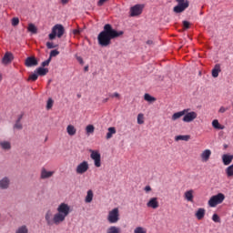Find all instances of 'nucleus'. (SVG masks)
<instances>
[{
	"label": "nucleus",
	"instance_id": "54",
	"mask_svg": "<svg viewBox=\"0 0 233 233\" xmlns=\"http://www.w3.org/2000/svg\"><path fill=\"white\" fill-rule=\"evenodd\" d=\"M85 72H88V66L84 67Z\"/></svg>",
	"mask_w": 233,
	"mask_h": 233
},
{
	"label": "nucleus",
	"instance_id": "57",
	"mask_svg": "<svg viewBox=\"0 0 233 233\" xmlns=\"http://www.w3.org/2000/svg\"><path fill=\"white\" fill-rule=\"evenodd\" d=\"M0 218H1V215H0Z\"/></svg>",
	"mask_w": 233,
	"mask_h": 233
},
{
	"label": "nucleus",
	"instance_id": "33",
	"mask_svg": "<svg viewBox=\"0 0 233 233\" xmlns=\"http://www.w3.org/2000/svg\"><path fill=\"white\" fill-rule=\"evenodd\" d=\"M28 32L31 34H37V27L34 24H29L27 27Z\"/></svg>",
	"mask_w": 233,
	"mask_h": 233
},
{
	"label": "nucleus",
	"instance_id": "46",
	"mask_svg": "<svg viewBox=\"0 0 233 233\" xmlns=\"http://www.w3.org/2000/svg\"><path fill=\"white\" fill-rule=\"evenodd\" d=\"M227 110H228V107L221 106V107L219 108L218 112H219L220 114H225V112H227Z\"/></svg>",
	"mask_w": 233,
	"mask_h": 233
},
{
	"label": "nucleus",
	"instance_id": "42",
	"mask_svg": "<svg viewBox=\"0 0 233 233\" xmlns=\"http://www.w3.org/2000/svg\"><path fill=\"white\" fill-rule=\"evenodd\" d=\"M17 25H19V18L14 17V18L12 19V25H13V26H17Z\"/></svg>",
	"mask_w": 233,
	"mask_h": 233
},
{
	"label": "nucleus",
	"instance_id": "29",
	"mask_svg": "<svg viewBox=\"0 0 233 233\" xmlns=\"http://www.w3.org/2000/svg\"><path fill=\"white\" fill-rule=\"evenodd\" d=\"M106 233H121V228H119L118 227H116V226H110L106 229Z\"/></svg>",
	"mask_w": 233,
	"mask_h": 233
},
{
	"label": "nucleus",
	"instance_id": "37",
	"mask_svg": "<svg viewBox=\"0 0 233 233\" xmlns=\"http://www.w3.org/2000/svg\"><path fill=\"white\" fill-rule=\"evenodd\" d=\"M212 221H214V223H221V218H219V215L216 213L213 214Z\"/></svg>",
	"mask_w": 233,
	"mask_h": 233
},
{
	"label": "nucleus",
	"instance_id": "52",
	"mask_svg": "<svg viewBox=\"0 0 233 233\" xmlns=\"http://www.w3.org/2000/svg\"><path fill=\"white\" fill-rule=\"evenodd\" d=\"M69 0H61L62 5H68Z\"/></svg>",
	"mask_w": 233,
	"mask_h": 233
},
{
	"label": "nucleus",
	"instance_id": "41",
	"mask_svg": "<svg viewBox=\"0 0 233 233\" xmlns=\"http://www.w3.org/2000/svg\"><path fill=\"white\" fill-rule=\"evenodd\" d=\"M37 77H39V75L37 74H32L28 77V81H37Z\"/></svg>",
	"mask_w": 233,
	"mask_h": 233
},
{
	"label": "nucleus",
	"instance_id": "32",
	"mask_svg": "<svg viewBox=\"0 0 233 233\" xmlns=\"http://www.w3.org/2000/svg\"><path fill=\"white\" fill-rule=\"evenodd\" d=\"M137 121L138 125H143L145 123V115H143V113H139L137 115Z\"/></svg>",
	"mask_w": 233,
	"mask_h": 233
},
{
	"label": "nucleus",
	"instance_id": "24",
	"mask_svg": "<svg viewBox=\"0 0 233 233\" xmlns=\"http://www.w3.org/2000/svg\"><path fill=\"white\" fill-rule=\"evenodd\" d=\"M116 127H108L107 128V133H106V139H112L114 134H116Z\"/></svg>",
	"mask_w": 233,
	"mask_h": 233
},
{
	"label": "nucleus",
	"instance_id": "7",
	"mask_svg": "<svg viewBox=\"0 0 233 233\" xmlns=\"http://www.w3.org/2000/svg\"><path fill=\"white\" fill-rule=\"evenodd\" d=\"M88 168H90V166L88 165V161L84 160L76 167V174L83 175V174H86V172H88Z\"/></svg>",
	"mask_w": 233,
	"mask_h": 233
},
{
	"label": "nucleus",
	"instance_id": "9",
	"mask_svg": "<svg viewBox=\"0 0 233 233\" xmlns=\"http://www.w3.org/2000/svg\"><path fill=\"white\" fill-rule=\"evenodd\" d=\"M143 8L145 5H136L130 8V15L131 17H136V15H141L143 14Z\"/></svg>",
	"mask_w": 233,
	"mask_h": 233
},
{
	"label": "nucleus",
	"instance_id": "14",
	"mask_svg": "<svg viewBox=\"0 0 233 233\" xmlns=\"http://www.w3.org/2000/svg\"><path fill=\"white\" fill-rule=\"evenodd\" d=\"M37 59H35V56H28L25 62V66H27L28 68L32 66H37Z\"/></svg>",
	"mask_w": 233,
	"mask_h": 233
},
{
	"label": "nucleus",
	"instance_id": "53",
	"mask_svg": "<svg viewBox=\"0 0 233 233\" xmlns=\"http://www.w3.org/2000/svg\"><path fill=\"white\" fill-rule=\"evenodd\" d=\"M147 45H154V41H152V40H147Z\"/></svg>",
	"mask_w": 233,
	"mask_h": 233
},
{
	"label": "nucleus",
	"instance_id": "50",
	"mask_svg": "<svg viewBox=\"0 0 233 233\" xmlns=\"http://www.w3.org/2000/svg\"><path fill=\"white\" fill-rule=\"evenodd\" d=\"M76 59H77L78 63H80V65H83V63H84L83 57L78 56Z\"/></svg>",
	"mask_w": 233,
	"mask_h": 233
},
{
	"label": "nucleus",
	"instance_id": "44",
	"mask_svg": "<svg viewBox=\"0 0 233 233\" xmlns=\"http://www.w3.org/2000/svg\"><path fill=\"white\" fill-rule=\"evenodd\" d=\"M46 45L47 48H49V49L56 48V46H57L54 45V43H52V42H46Z\"/></svg>",
	"mask_w": 233,
	"mask_h": 233
},
{
	"label": "nucleus",
	"instance_id": "17",
	"mask_svg": "<svg viewBox=\"0 0 233 233\" xmlns=\"http://www.w3.org/2000/svg\"><path fill=\"white\" fill-rule=\"evenodd\" d=\"M0 147L2 148V150L8 152V150H12V143L8 140H1Z\"/></svg>",
	"mask_w": 233,
	"mask_h": 233
},
{
	"label": "nucleus",
	"instance_id": "40",
	"mask_svg": "<svg viewBox=\"0 0 233 233\" xmlns=\"http://www.w3.org/2000/svg\"><path fill=\"white\" fill-rule=\"evenodd\" d=\"M134 233H147L145 228L137 227L135 228Z\"/></svg>",
	"mask_w": 233,
	"mask_h": 233
},
{
	"label": "nucleus",
	"instance_id": "19",
	"mask_svg": "<svg viewBox=\"0 0 233 233\" xmlns=\"http://www.w3.org/2000/svg\"><path fill=\"white\" fill-rule=\"evenodd\" d=\"M233 160V155L224 154L222 156V163L225 165V167H228L230 163H232Z\"/></svg>",
	"mask_w": 233,
	"mask_h": 233
},
{
	"label": "nucleus",
	"instance_id": "34",
	"mask_svg": "<svg viewBox=\"0 0 233 233\" xmlns=\"http://www.w3.org/2000/svg\"><path fill=\"white\" fill-rule=\"evenodd\" d=\"M228 177H233V164L226 168Z\"/></svg>",
	"mask_w": 233,
	"mask_h": 233
},
{
	"label": "nucleus",
	"instance_id": "22",
	"mask_svg": "<svg viewBox=\"0 0 233 233\" xmlns=\"http://www.w3.org/2000/svg\"><path fill=\"white\" fill-rule=\"evenodd\" d=\"M21 119H23V115L18 116V118L14 125L15 130H23V124L21 123Z\"/></svg>",
	"mask_w": 233,
	"mask_h": 233
},
{
	"label": "nucleus",
	"instance_id": "21",
	"mask_svg": "<svg viewBox=\"0 0 233 233\" xmlns=\"http://www.w3.org/2000/svg\"><path fill=\"white\" fill-rule=\"evenodd\" d=\"M184 198L185 199H187V201L192 203L194 201V190L190 189L188 191H186L184 194Z\"/></svg>",
	"mask_w": 233,
	"mask_h": 233
},
{
	"label": "nucleus",
	"instance_id": "43",
	"mask_svg": "<svg viewBox=\"0 0 233 233\" xmlns=\"http://www.w3.org/2000/svg\"><path fill=\"white\" fill-rule=\"evenodd\" d=\"M183 26L186 28V30H188V28H190V22L183 21Z\"/></svg>",
	"mask_w": 233,
	"mask_h": 233
},
{
	"label": "nucleus",
	"instance_id": "11",
	"mask_svg": "<svg viewBox=\"0 0 233 233\" xmlns=\"http://www.w3.org/2000/svg\"><path fill=\"white\" fill-rule=\"evenodd\" d=\"M147 208H153V210H156V208H159V201L157 200V198H151L147 203Z\"/></svg>",
	"mask_w": 233,
	"mask_h": 233
},
{
	"label": "nucleus",
	"instance_id": "8",
	"mask_svg": "<svg viewBox=\"0 0 233 233\" xmlns=\"http://www.w3.org/2000/svg\"><path fill=\"white\" fill-rule=\"evenodd\" d=\"M90 157L93 159L94 165L96 168L101 167V154L99 152L92 150Z\"/></svg>",
	"mask_w": 233,
	"mask_h": 233
},
{
	"label": "nucleus",
	"instance_id": "49",
	"mask_svg": "<svg viewBox=\"0 0 233 233\" xmlns=\"http://www.w3.org/2000/svg\"><path fill=\"white\" fill-rule=\"evenodd\" d=\"M73 34H74L75 35H79V34H81V31H79V29H75V30L73 31Z\"/></svg>",
	"mask_w": 233,
	"mask_h": 233
},
{
	"label": "nucleus",
	"instance_id": "15",
	"mask_svg": "<svg viewBox=\"0 0 233 233\" xmlns=\"http://www.w3.org/2000/svg\"><path fill=\"white\" fill-rule=\"evenodd\" d=\"M187 112H190V109L189 108L184 109L182 111L173 114L171 116L172 121H177V119H180L181 117H183V116H185Z\"/></svg>",
	"mask_w": 233,
	"mask_h": 233
},
{
	"label": "nucleus",
	"instance_id": "18",
	"mask_svg": "<svg viewBox=\"0 0 233 233\" xmlns=\"http://www.w3.org/2000/svg\"><path fill=\"white\" fill-rule=\"evenodd\" d=\"M12 61H14V55H12V53H5L3 59H2V63L4 65H8L10 63H12Z\"/></svg>",
	"mask_w": 233,
	"mask_h": 233
},
{
	"label": "nucleus",
	"instance_id": "56",
	"mask_svg": "<svg viewBox=\"0 0 233 233\" xmlns=\"http://www.w3.org/2000/svg\"><path fill=\"white\" fill-rule=\"evenodd\" d=\"M106 101H108V98H106V99L105 100V102H106Z\"/></svg>",
	"mask_w": 233,
	"mask_h": 233
},
{
	"label": "nucleus",
	"instance_id": "12",
	"mask_svg": "<svg viewBox=\"0 0 233 233\" xmlns=\"http://www.w3.org/2000/svg\"><path fill=\"white\" fill-rule=\"evenodd\" d=\"M210 156H212V151L210 149H205L200 154V158L203 163H207L208 159H210Z\"/></svg>",
	"mask_w": 233,
	"mask_h": 233
},
{
	"label": "nucleus",
	"instance_id": "16",
	"mask_svg": "<svg viewBox=\"0 0 233 233\" xmlns=\"http://www.w3.org/2000/svg\"><path fill=\"white\" fill-rule=\"evenodd\" d=\"M54 174H55L54 171H48V170H46V168L43 167L41 169L40 177L42 179H49V177H52V176H54Z\"/></svg>",
	"mask_w": 233,
	"mask_h": 233
},
{
	"label": "nucleus",
	"instance_id": "2",
	"mask_svg": "<svg viewBox=\"0 0 233 233\" xmlns=\"http://www.w3.org/2000/svg\"><path fill=\"white\" fill-rule=\"evenodd\" d=\"M123 34H125V32L116 31L112 28L110 24H106L104 25V30L100 32L97 36L98 45H100V46H108L112 43V39L121 37Z\"/></svg>",
	"mask_w": 233,
	"mask_h": 233
},
{
	"label": "nucleus",
	"instance_id": "6",
	"mask_svg": "<svg viewBox=\"0 0 233 233\" xmlns=\"http://www.w3.org/2000/svg\"><path fill=\"white\" fill-rule=\"evenodd\" d=\"M107 221L111 224L117 223V221H119V208H115L108 212Z\"/></svg>",
	"mask_w": 233,
	"mask_h": 233
},
{
	"label": "nucleus",
	"instance_id": "26",
	"mask_svg": "<svg viewBox=\"0 0 233 233\" xmlns=\"http://www.w3.org/2000/svg\"><path fill=\"white\" fill-rule=\"evenodd\" d=\"M93 199H94V191H92V189H89L85 198V203H90L91 201H93Z\"/></svg>",
	"mask_w": 233,
	"mask_h": 233
},
{
	"label": "nucleus",
	"instance_id": "5",
	"mask_svg": "<svg viewBox=\"0 0 233 233\" xmlns=\"http://www.w3.org/2000/svg\"><path fill=\"white\" fill-rule=\"evenodd\" d=\"M177 5L173 8L175 14H182L185 12L188 6H190V2L188 0H176Z\"/></svg>",
	"mask_w": 233,
	"mask_h": 233
},
{
	"label": "nucleus",
	"instance_id": "25",
	"mask_svg": "<svg viewBox=\"0 0 233 233\" xmlns=\"http://www.w3.org/2000/svg\"><path fill=\"white\" fill-rule=\"evenodd\" d=\"M212 127H213V128H216L217 130H224L225 129V126H222L221 124H219V121L218 119H215L212 121Z\"/></svg>",
	"mask_w": 233,
	"mask_h": 233
},
{
	"label": "nucleus",
	"instance_id": "20",
	"mask_svg": "<svg viewBox=\"0 0 233 233\" xmlns=\"http://www.w3.org/2000/svg\"><path fill=\"white\" fill-rule=\"evenodd\" d=\"M207 210H205V208H199L196 213H195V217L197 218V219H198V221H201V219H203L205 218V214H206Z\"/></svg>",
	"mask_w": 233,
	"mask_h": 233
},
{
	"label": "nucleus",
	"instance_id": "48",
	"mask_svg": "<svg viewBox=\"0 0 233 233\" xmlns=\"http://www.w3.org/2000/svg\"><path fill=\"white\" fill-rule=\"evenodd\" d=\"M145 192H151L152 191V187L150 186H146L144 188Z\"/></svg>",
	"mask_w": 233,
	"mask_h": 233
},
{
	"label": "nucleus",
	"instance_id": "10",
	"mask_svg": "<svg viewBox=\"0 0 233 233\" xmlns=\"http://www.w3.org/2000/svg\"><path fill=\"white\" fill-rule=\"evenodd\" d=\"M198 118V113H196L195 111H191V112H187L183 118L182 121L184 123H192V121H194V119Z\"/></svg>",
	"mask_w": 233,
	"mask_h": 233
},
{
	"label": "nucleus",
	"instance_id": "39",
	"mask_svg": "<svg viewBox=\"0 0 233 233\" xmlns=\"http://www.w3.org/2000/svg\"><path fill=\"white\" fill-rule=\"evenodd\" d=\"M54 106V100L52 98H48L47 104H46V108L47 110H50Z\"/></svg>",
	"mask_w": 233,
	"mask_h": 233
},
{
	"label": "nucleus",
	"instance_id": "27",
	"mask_svg": "<svg viewBox=\"0 0 233 233\" xmlns=\"http://www.w3.org/2000/svg\"><path fill=\"white\" fill-rule=\"evenodd\" d=\"M190 135H180L175 137V141H189Z\"/></svg>",
	"mask_w": 233,
	"mask_h": 233
},
{
	"label": "nucleus",
	"instance_id": "31",
	"mask_svg": "<svg viewBox=\"0 0 233 233\" xmlns=\"http://www.w3.org/2000/svg\"><path fill=\"white\" fill-rule=\"evenodd\" d=\"M145 101H147V103H154L156 101V97L150 96V94L146 93L144 96Z\"/></svg>",
	"mask_w": 233,
	"mask_h": 233
},
{
	"label": "nucleus",
	"instance_id": "28",
	"mask_svg": "<svg viewBox=\"0 0 233 233\" xmlns=\"http://www.w3.org/2000/svg\"><path fill=\"white\" fill-rule=\"evenodd\" d=\"M66 132H67L68 136H76V133L77 132V130L76 129V127L74 126L69 125L66 127Z\"/></svg>",
	"mask_w": 233,
	"mask_h": 233
},
{
	"label": "nucleus",
	"instance_id": "23",
	"mask_svg": "<svg viewBox=\"0 0 233 233\" xmlns=\"http://www.w3.org/2000/svg\"><path fill=\"white\" fill-rule=\"evenodd\" d=\"M219 72H221V66L219 64H216L212 69V77H218Z\"/></svg>",
	"mask_w": 233,
	"mask_h": 233
},
{
	"label": "nucleus",
	"instance_id": "38",
	"mask_svg": "<svg viewBox=\"0 0 233 233\" xmlns=\"http://www.w3.org/2000/svg\"><path fill=\"white\" fill-rule=\"evenodd\" d=\"M94 130H95V127L93 125H88L86 127V131L87 134H94Z\"/></svg>",
	"mask_w": 233,
	"mask_h": 233
},
{
	"label": "nucleus",
	"instance_id": "30",
	"mask_svg": "<svg viewBox=\"0 0 233 233\" xmlns=\"http://www.w3.org/2000/svg\"><path fill=\"white\" fill-rule=\"evenodd\" d=\"M36 73L38 76H46V74H48V68L38 67Z\"/></svg>",
	"mask_w": 233,
	"mask_h": 233
},
{
	"label": "nucleus",
	"instance_id": "1",
	"mask_svg": "<svg viewBox=\"0 0 233 233\" xmlns=\"http://www.w3.org/2000/svg\"><path fill=\"white\" fill-rule=\"evenodd\" d=\"M57 213L55 215L51 210H47L45 215V219L47 227H54V225H61L66 219L67 216L70 214V206L66 203H61L57 208Z\"/></svg>",
	"mask_w": 233,
	"mask_h": 233
},
{
	"label": "nucleus",
	"instance_id": "13",
	"mask_svg": "<svg viewBox=\"0 0 233 233\" xmlns=\"http://www.w3.org/2000/svg\"><path fill=\"white\" fill-rule=\"evenodd\" d=\"M10 187V178L7 177H3L0 179V189L6 190Z\"/></svg>",
	"mask_w": 233,
	"mask_h": 233
},
{
	"label": "nucleus",
	"instance_id": "51",
	"mask_svg": "<svg viewBox=\"0 0 233 233\" xmlns=\"http://www.w3.org/2000/svg\"><path fill=\"white\" fill-rule=\"evenodd\" d=\"M110 97H119V93H114L110 96Z\"/></svg>",
	"mask_w": 233,
	"mask_h": 233
},
{
	"label": "nucleus",
	"instance_id": "3",
	"mask_svg": "<svg viewBox=\"0 0 233 233\" xmlns=\"http://www.w3.org/2000/svg\"><path fill=\"white\" fill-rule=\"evenodd\" d=\"M65 34V27L62 25L56 24L53 28L51 34H49V39L50 41H54L56 37H63V35Z\"/></svg>",
	"mask_w": 233,
	"mask_h": 233
},
{
	"label": "nucleus",
	"instance_id": "36",
	"mask_svg": "<svg viewBox=\"0 0 233 233\" xmlns=\"http://www.w3.org/2000/svg\"><path fill=\"white\" fill-rule=\"evenodd\" d=\"M59 56V51L57 49L52 50L49 55V59L52 60V57H57Z\"/></svg>",
	"mask_w": 233,
	"mask_h": 233
},
{
	"label": "nucleus",
	"instance_id": "4",
	"mask_svg": "<svg viewBox=\"0 0 233 233\" xmlns=\"http://www.w3.org/2000/svg\"><path fill=\"white\" fill-rule=\"evenodd\" d=\"M225 201V195L223 193H218L215 196H212L208 202V205L211 207L212 208L218 207V205H221Z\"/></svg>",
	"mask_w": 233,
	"mask_h": 233
},
{
	"label": "nucleus",
	"instance_id": "55",
	"mask_svg": "<svg viewBox=\"0 0 233 233\" xmlns=\"http://www.w3.org/2000/svg\"><path fill=\"white\" fill-rule=\"evenodd\" d=\"M3 79V76L2 75H0V81Z\"/></svg>",
	"mask_w": 233,
	"mask_h": 233
},
{
	"label": "nucleus",
	"instance_id": "47",
	"mask_svg": "<svg viewBox=\"0 0 233 233\" xmlns=\"http://www.w3.org/2000/svg\"><path fill=\"white\" fill-rule=\"evenodd\" d=\"M106 2H108V0H99L97 2V6H103V5H105Z\"/></svg>",
	"mask_w": 233,
	"mask_h": 233
},
{
	"label": "nucleus",
	"instance_id": "35",
	"mask_svg": "<svg viewBox=\"0 0 233 233\" xmlns=\"http://www.w3.org/2000/svg\"><path fill=\"white\" fill-rule=\"evenodd\" d=\"M15 233H28V228L26 226H21L16 229Z\"/></svg>",
	"mask_w": 233,
	"mask_h": 233
},
{
	"label": "nucleus",
	"instance_id": "45",
	"mask_svg": "<svg viewBox=\"0 0 233 233\" xmlns=\"http://www.w3.org/2000/svg\"><path fill=\"white\" fill-rule=\"evenodd\" d=\"M51 61H52V60H51L50 58H48L47 60L42 62L41 66H42L43 67L48 66V65H50V62H51Z\"/></svg>",
	"mask_w": 233,
	"mask_h": 233
}]
</instances>
